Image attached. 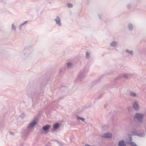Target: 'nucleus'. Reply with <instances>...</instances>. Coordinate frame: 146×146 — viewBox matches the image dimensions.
<instances>
[{
	"instance_id": "f257e3e1",
	"label": "nucleus",
	"mask_w": 146,
	"mask_h": 146,
	"mask_svg": "<svg viewBox=\"0 0 146 146\" xmlns=\"http://www.w3.org/2000/svg\"><path fill=\"white\" fill-rule=\"evenodd\" d=\"M143 117L142 115L137 113L135 115V117L138 119L139 121H141Z\"/></svg>"
},
{
	"instance_id": "f03ea898",
	"label": "nucleus",
	"mask_w": 146,
	"mask_h": 146,
	"mask_svg": "<svg viewBox=\"0 0 146 146\" xmlns=\"http://www.w3.org/2000/svg\"><path fill=\"white\" fill-rule=\"evenodd\" d=\"M37 123V121L35 120L33 121L31 123L30 125L28 126L29 128H31L32 127L34 126Z\"/></svg>"
},
{
	"instance_id": "7ed1b4c3",
	"label": "nucleus",
	"mask_w": 146,
	"mask_h": 146,
	"mask_svg": "<svg viewBox=\"0 0 146 146\" xmlns=\"http://www.w3.org/2000/svg\"><path fill=\"white\" fill-rule=\"evenodd\" d=\"M112 136V134L111 133H108L104 134L103 136L105 138H110Z\"/></svg>"
},
{
	"instance_id": "20e7f679",
	"label": "nucleus",
	"mask_w": 146,
	"mask_h": 146,
	"mask_svg": "<svg viewBox=\"0 0 146 146\" xmlns=\"http://www.w3.org/2000/svg\"><path fill=\"white\" fill-rule=\"evenodd\" d=\"M118 145L119 146H126V145L124 143V142L123 141H121L119 142Z\"/></svg>"
},
{
	"instance_id": "39448f33",
	"label": "nucleus",
	"mask_w": 146,
	"mask_h": 146,
	"mask_svg": "<svg viewBox=\"0 0 146 146\" xmlns=\"http://www.w3.org/2000/svg\"><path fill=\"white\" fill-rule=\"evenodd\" d=\"M50 125H46L43 127V129L44 131L47 130L49 128Z\"/></svg>"
},
{
	"instance_id": "423d86ee",
	"label": "nucleus",
	"mask_w": 146,
	"mask_h": 146,
	"mask_svg": "<svg viewBox=\"0 0 146 146\" xmlns=\"http://www.w3.org/2000/svg\"><path fill=\"white\" fill-rule=\"evenodd\" d=\"M133 107L136 110L138 109L139 107L137 104L136 102H134L133 104Z\"/></svg>"
},
{
	"instance_id": "0eeeda50",
	"label": "nucleus",
	"mask_w": 146,
	"mask_h": 146,
	"mask_svg": "<svg viewBox=\"0 0 146 146\" xmlns=\"http://www.w3.org/2000/svg\"><path fill=\"white\" fill-rule=\"evenodd\" d=\"M56 23L59 25H60V18L57 17L55 19Z\"/></svg>"
},
{
	"instance_id": "6e6552de",
	"label": "nucleus",
	"mask_w": 146,
	"mask_h": 146,
	"mask_svg": "<svg viewBox=\"0 0 146 146\" xmlns=\"http://www.w3.org/2000/svg\"><path fill=\"white\" fill-rule=\"evenodd\" d=\"M59 126V124L58 123H56L53 125V127L54 129H56L58 128Z\"/></svg>"
},
{
	"instance_id": "1a4fd4ad",
	"label": "nucleus",
	"mask_w": 146,
	"mask_h": 146,
	"mask_svg": "<svg viewBox=\"0 0 146 146\" xmlns=\"http://www.w3.org/2000/svg\"><path fill=\"white\" fill-rule=\"evenodd\" d=\"M116 44V43L114 42H113L111 43V45L112 46H115Z\"/></svg>"
},
{
	"instance_id": "9d476101",
	"label": "nucleus",
	"mask_w": 146,
	"mask_h": 146,
	"mask_svg": "<svg viewBox=\"0 0 146 146\" xmlns=\"http://www.w3.org/2000/svg\"><path fill=\"white\" fill-rule=\"evenodd\" d=\"M130 95L131 96H136V94L134 93L131 92L130 94Z\"/></svg>"
},
{
	"instance_id": "9b49d317",
	"label": "nucleus",
	"mask_w": 146,
	"mask_h": 146,
	"mask_svg": "<svg viewBox=\"0 0 146 146\" xmlns=\"http://www.w3.org/2000/svg\"><path fill=\"white\" fill-rule=\"evenodd\" d=\"M67 5H68V6L69 7H72L73 6V5H72V4H71L70 3H68V4Z\"/></svg>"
},
{
	"instance_id": "f8f14e48",
	"label": "nucleus",
	"mask_w": 146,
	"mask_h": 146,
	"mask_svg": "<svg viewBox=\"0 0 146 146\" xmlns=\"http://www.w3.org/2000/svg\"><path fill=\"white\" fill-rule=\"evenodd\" d=\"M126 52H127L130 53V54H132V52L131 51H129L128 50H126Z\"/></svg>"
},
{
	"instance_id": "ddd939ff",
	"label": "nucleus",
	"mask_w": 146,
	"mask_h": 146,
	"mask_svg": "<svg viewBox=\"0 0 146 146\" xmlns=\"http://www.w3.org/2000/svg\"><path fill=\"white\" fill-rule=\"evenodd\" d=\"M71 65L72 64L71 63H69L67 64V66L68 67H70Z\"/></svg>"
},
{
	"instance_id": "4468645a",
	"label": "nucleus",
	"mask_w": 146,
	"mask_h": 146,
	"mask_svg": "<svg viewBox=\"0 0 146 146\" xmlns=\"http://www.w3.org/2000/svg\"><path fill=\"white\" fill-rule=\"evenodd\" d=\"M78 119H81L82 121H84V118H78Z\"/></svg>"
},
{
	"instance_id": "2eb2a0df",
	"label": "nucleus",
	"mask_w": 146,
	"mask_h": 146,
	"mask_svg": "<svg viewBox=\"0 0 146 146\" xmlns=\"http://www.w3.org/2000/svg\"><path fill=\"white\" fill-rule=\"evenodd\" d=\"M130 144L131 145L133 146L134 145H136L135 143H134L133 142H131L130 143Z\"/></svg>"
},
{
	"instance_id": "dca6fc26",
	"label": "nucleus",
	"mask_w": 146,
	"mask_h": 146,
	"mask_svg": "<svg viewBox=\"0 0 146 146\" xmlns=\"http://www.w3.org/2000/svg\"><path fill=\"white\" fill-rule=\"evenodd\" d=\"M12 27L13 29H15L16 28L15 26L13 24L12 25Z\"/></svg>"
},
{
	"instance_id": "f3484780",
	"label": "nucleus",
	"mask_w": 146,
	"mask_h": 146,
	"mask_svg": "<svg viewBox=\"0 0 146 146\" xmlns=\"http://www.w3.org/2000/svg\"><path fill=\"white\" fill-rule=\"evenodd\" d=\"M89 53H88V52H87L86 53V57H88V56H89Z\"/></svg>"
},
{
	"instance_id": "a211bd4d",
	"label": "nucleus",
	"mask_w": 146,
	"mask_h": 146,
	"mask_svg": "<svg viewBox=\"0 0 146 146\" xmlns=\"http://www.w3.org/2000/svg\"><path fill=\"white\" fill-rule=\"evenodd\" d=\"M85 146H90V145H85Z\"/></svg>"
},
{
	"instance_id": "6ab92c4d",
	"label": "nucleus",
	"mask_w": 146,
	"mask_h": 146,
	"mask_svg": "<svg viewBox=\"0 0 146 146\" xmlns=\"http://www.w3.org/2000/svg\"><path fill=\"white\" fill-rule=\"evenodd\" d=\"M133 146H137L136 145H134Z\"/></svg>"
}]
</instances>
